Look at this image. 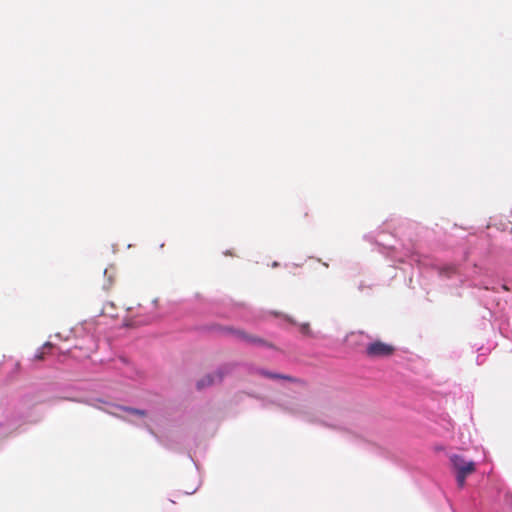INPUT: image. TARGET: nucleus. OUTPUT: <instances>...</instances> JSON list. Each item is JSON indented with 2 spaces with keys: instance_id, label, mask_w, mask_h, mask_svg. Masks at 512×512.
<instances>
[{
  "instance_id": "1",
  "label": "nucleus",
  "mask_w": 512,
  "mask_h": 512,
  "mask_svg": "<svg viewBox=\"0 0 512 512\" xmlns=\"http://www.w3.org/2000/svg\"><path fill=\"white\" fill-rule=\"evenodd\" d=\"M395 348L392 345L381 341L370 343L366 347V354L371 358L387 357L394 353Z\"/></svg>"
},
{
  "instance_id": "2",
  "label": "nucleus",
  "mask_w": 512,
  "mask_h": 512,
  "mask_svg": "<svg viewBox=\"0 0 512 512\" xmlns=\"http://www.w3.org/2000/svg\"><path fill=\"white\" fill-rule=\"evenodd\" d=\"M450 460L457 473L470 475L475 471V463L473 461H466L460 455L454 454L450 457Z\"/></svg>"
},
{
  "instance_id": "3",
  "label": "nucleus",
  "mask_w": 512,
  "mask_h": 512,
  "mask_svg": "<svg viewBox=\"0 0 512 512\" xmlns=\"http://www.w3.org/2000/svg\"><path fill=\"white\" fill-rule=\"evenodd\" d=\"M230 331H231V333H233L235 335L236 338H238L244 342H247L250 344L267 345V342L265 340H263L259 337L250 335V334L246 333L245 331L237 330V329H230Z\"/></svg>"
},
{
  "instance_id": "4",
  "label": "nucleus",
  "mask_w": 512,
  "mask_h": 512,
  "mask_svg": "<svg viewBox=\"0 0 512 512\" xmlns=\"http://www.w3.org/2000/svg\"><path fill=\"white\" fill-rule=\"evenodd\" d=\"M223 376L224 374L222 373V371H217L216 373L208 374L197 382V388L203 389L205 387L213 385L216 382H221Z\"/></svg>"
},
{
  "instance_id": "5",
  "label": "nucleus",
  "mask_w": 512,
  "mask_h": 512,
  "mask_svg": "<svg viewBox=\"0 0 512 512\" xmlns=\"http://www.w3.org/2000/svg\"><path fill=\"white\" fill-rule=\"evenodd\" d=\"M104 275L107 277L108 279V284L107 285H104V288L105 289H109L113 282H114V279H115V275H116V270L113 266H110L108 268H106L104 270Z\"/></svg>"
},
{
  "instance_id": "6",
  "label": "nucleus",
  "mask_w": 512,
  "mask_h": 512,
  "mask_svg": "<svg viewBox=\"0 0 512 512\" xmlns=\"http://www.w3.org/2000/svg\"><path fill=\"white\" fill-rule=\"evenodd\" d=\"M123 410L133 414V415H137V416H140V417H145L146 416V411L144 410H140V409H135V408H130V407H123L122 408Z\"/></svg>"
},
{
  "instance_id": "7",
  "label": "nucleus",
  "mask_w": 512,
  "mask_h": 512,
  "mask_svg": "<svg viewBox=\"0 0 512 512\" xmlns=\"http://www.w3.org/2000/svg\"><path fill=\"white\" fill-rule=\"evenodd\" d=\"M264 375L267 377H270V378H280V379H285V380H289V381H296V379H294L290 376H285V375L272 374V373H264Z\"/></svg>"
},
{
  "instance_id": "8",
  "label": "nucleus",
  "mask_w": 512,
  "mask_h": 512,
  "mask_svg": "<svg viewBox=\"0 0 512 512\" xmlns=\"http://www.w3.org/2000/svg\"><path fill=\"white\" fill-rule=\"evenodd\" d=\"M467 476H468V474L457 473L456 479H457L458 486L460 488L464 487L465 480H466Z\"/></svg>"
},
{
  "instance_id": "9",
  "label": "nucleus",
  "mask_w": 512,
  "mask_h": 512,
  "mask_svg": "<svg viewBox=\"0 0 512 512\" xmlns=\"http://www.w3.org/2000/svg\"><path fill=\"white\" fill-rule=\"evenodd\" d=\"M300 331L303 334L309 335L310 334V327L308 323H304L300 325Z\"/></svg>"
},
{
  "instance_id": "10",
  "label": "nucleus",
  "mask_w": 512,
  "mask_h": 512,
  "mask_svg": "<svg viewBox=\"0 0 512 512\" xmlns=\"http://www.w3.org/2000/svg\"><path fill=\"white\" fill-rule=\"evenodd\" d=\"M35 359L37 360H43L44 359V352L37 353L35 355Z\"/></svg>"
},
{
  "instance_id": "11",
  "label": "nucleus",
  "mask_w": 512,
  "mask_h": 512,
  "mask_svg": "<svg viewBox=\"0 0 512 512\" xmlns=\"http://www.w3.org/2000/svg\"><path fill=\"white\" fill-rule=\"evenodd\" d=\"M52 347V344L47 342L44 344L43 349H50Z\"/></svg>"
}]
</instances>
